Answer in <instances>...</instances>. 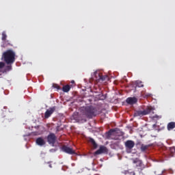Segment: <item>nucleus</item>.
<instances>
[{
	"label": "nucleus",
	"mask_w": 175,
	"mask_h": 175,
	"mask_svg": "<svg viewBox=\"0 0 175 175\" xmlns=\"http://www.w3.org/2000/svg\"><path fill=\"white\" fill-rule=\"evenodd\" d=\"M81 113L87 118L91 119L93 117H96L98 109L94 106H86L81 109Z\"/></svg>",
	"instance_id": "1"
},
{
	"label": "nucleus",
	"mask_w": 175,
	"mask_h": 175,
	"mask_svg": "<svg viewBox=\"0 0 175 175\" xmlns=\"http://www.w3.org/2000/svg\"><path fill=\"white\" fill-rule=\"evenodd\" d=\"M2 58L7 65L14 64L16 62V52L12 49H8L3 53Z\"/></svg>",
	"instance_id": "2"
},
{
	"label": "nucleus",
	"mask_w": 175,
	"mask_h": 175,
	"mask_svg": "<svg viewBox=\"0 0 175 175\" xmlns=\"http://www.w3.org/2000/svg\"><path fill=\"white\" fill-rule=\"evenodd\" d=\"M151 111H154V108L152 107H147L143 111H135L134 113V117H143L144 116H147V114H150Z\"/></svg>",
	"instance_id": "3"
},
{
	"label": "nucleus",
	"mask_w": 175,
	"mask_h": 175,
	"mask_svg": "<svg viewBox=\"0 0 175 175\" xmlns=\"http://www.w3.org/2000/svg\"><path fill=\"white\" fill-rule=\"evenodd\" d=\"M94 77L96 79V81H107L109 80V77L107 75H102L100 72H94L93 75Z\"/></svg>",
	"instance_id": "4"
},
{
	"label": "nucleus",
	"mask_w": 175,
	"mask_h": 175,
	"mask_svg": "<svg viewBox=\"0 0 175 175\" xmlns=\"http://www.w3.org/2000/svg\"><path fill=\"white\" fill-rule=\"evenodd\" d=\"M124 146L127 152H131L133 147H135V142L132 140H127L124 142Z\"/></svg>",
	"instance_id": "5"
},
{
	"label": "nucleus",
	"mask_w": 175,
	"mask_h": 175,
	"mask_svg": "<svg viewBox=\"0 0 175 175\" xmlns=\"http://www.w3.org/2000/svg\"><path fill=\"white\" fill-rule=\"evenodd\" d=\"M133 163L136 165V167H138L139 170L145 169L146 166L143 164V161L138 158L133 159Z\"/></svg>",
	"instance_id": "6"
},
{
	"label": "nucleus",
	"mask_w": 175,
	"mask_h": 175,
	"mask_svg": "<svg viewBox=\"0 0 175 175\" xmlns=\"http://www.w3.org/2000/svg\"><path fill=\"white\" fill-rule=\"evenodd\" d=\"M56 140H57V137H55V134L54 133H50L47 136V142L49 144H52L53 146H54V144H55Z\"/></svg>",
	"instance_id": "7"
},
{
	"label": "nucleus",
	"mask_w": 175,
	"mask_h": 175,
	"mask_svg": "<svg viewBox=\"0 0 175 175\" xmlns=\"http://www.w3.org/2000/svg\"><path fill=\"white\" fill-rule=\"evenodd\" d=\"M62 151H64V152H66V154H69V155H73L76 154V152L73 150V148H69L65 145L62 146Z\"/></svg>",
	"instance_id": "8"
},
{
	"label": "nucleus",
	"mask_w": 175,
	"mask_h": 175,
	"mask_svg": "<svg viewBox=\"0 0 175 175\" xmlns=\"http://www.w3.org/2000/svg\"><path fill=\"white\" fill-rule=\"evenodd\" d=\"M55 111V107H51L49 109H47L44 113V118L47 120V118H50L51 117V115Z\"/></svg>",
	"instance_id": "9"
},
{
	"label": "nucleus",
	"mask_w": 175,
	"mask_h": 175,
	"mask_svg": "<svg viewBox=\"0 0 175 175\" xmlns=\"http://www.w3.org/2000/svg\"><path fill=\"white\" fill-rule=\"evenodd\" d=\"M107 152V148L106 146H100V148L95 152L96 155H100V154H105Z\"/></svg>",
	"instance_id": "10"
},
{
	"label": "nucleus",
	"mask_w": 175,
	"mask_h": 175,
	"mask_svg": "<svg viewBox=\"0 0 175 175\" xmlns=\"http://www.w3.org/2000/svg\"><path fill=\"white\" fill-rule=\"evenodd\" d=\"M126 102L128 105H135V103H137V98L136 97H129L126 98Z\"/></svg>",
	"instance_id": "11"
},
{
	"label": "nucleus",
	"mask_w": 175,
	"mask_h": 175,
	"mask_svg": "<svg viewBox=\"0 0 175 175\" xmlns=\"http://www.w3.org/2000/svg\"><path fill=\"white\" fill-rule=\"evenodd\" d=\"M6 38H8V36L6 35V32L3 31L1 39H2V40H3L5 42H4V46H8V44H9V46H13V44H10L9 42V41H6Z\"/></svg>",
	"instance_id": "12"
},
{
	"label": "nucleus",
	"mask_w": 175,
	"mask_h": 175,
	"mask_svg": "<svg viewBox=\"0 0 175 175\" xmlns=\"http://www.w3.org/2000/svg\"><path fill=\"white\" fill-rule=\"evenodd\" d=\"M36 144H38V146H40V147L46 145V141H44V139H43V138L42 137L37 138L36 140Z\"/></svg>",
	"instance_id": "13"
},
{
	"label": "nucleus",
	"mask_w": 175,
	"mask_h": 175,
	"mask_svg": "<svg viewBox=\"0 0 175 175\" xmlns=\"http://www.w3.org/2000/svg\"><path fill=\"white\" fill-rule=\"evenodd\" d=\"M137 146H141V151H142L143 152H144V151H146V150H147V148H148V147H150V146L144 145V144H142L141 142H137Z\"/></svg>",
	"instance_id": "14"
},
{
	"label": "nucleus",
	"mask_w": 175,
	"mask_h": 175,
	"mask_svg": "<svg viewBox=\"0 0 175 175\" xmlns=\"http://www.w3.org/2000/svg\"><path fill=\"white\" fill-rule=\"evenodd\" d=\"M175 128V122H170L167 124V131H172V129H174Z\"/></svg>",
	"instance_id": "15"
},
{
	"label": "nucleus",
	"mask_w": 175,
	"mask_h": 175,
	"mask_svg": "<svg viewBox=\"0 0 175 175\" xmlns=\"http://www.w3.org/2000/svg\"><path fill=\"white\" fill-rule=\"evenodd\" d=\"M126 174L135 175L136 174L135 173V172H131L130 170H123L121 172L120 175H126Z\"/></svg>",
	"instance_id": "16"
},
{
	"label": "nucleus",
	"mask_w": 175,
	"mask_h": 175,
	"mask_svg": "<svg viewBox=\"0 0 175 175\" xmlns=\"http://www.w3.org/2000/svg\"><path fill=\"white\" fill-rule=\"evenodd\" d=\"M8 66L5 67L4 69V72H10V70H12L13 69L12 65H13V64H7Z\"/></svg>",
	"instance_id": "17"
},
{
	"label": "nucleus",
	"mask_w": 175,
	"mask_h": 175,
	"mask_svg": "<svg viewBox=\"0 0 175 175\" xmlns=\"http://www.w3.org/2000/svg\"><path fill=\"white\" fill-rule=\"evenodd\" d=\"M62 91L64 92H69V91H70V86L69 85L63 86Z\"/></svg>",
	"instance_id": "18"
},
{
	"label": "nucleus",
	"mask_w": 175,
	"mask_h": 175,
	"mask_svg": "<svg viewBox=\"0 0 175 175\" xmlns=\"http://www.w3.org/2000/svg\"><path fill=\"white\" fill-rule=\"evenodd\" d=\"M173 150H174V147L170 148L169 158H173L174 157L175 151H173Z\"/></svg>",
	"instance_id": "19"
},
{
	"label": "nucleus",
	"mask_w": 175,
	"mask_h": 175,
	"mask_svg": "<svg viewBox=\"0 0 175 175\" xmlns=\"http://www.w3.org/2000/svg\"><path fill=\"white\" fill-rule=\"evenodd\" d=\"M90 143H92L94 148H98V144H96V142H95V140L94 139L90 138Z\"/></svg>",
	"instance_id": "20"
},
{
	"label": "nucleus",
	"mask_w": 175,
	"mask_h": 175,
	"mask_svg": "<svg viewBox=\"0 0 175 175\" xmlns=\"http://www.w3.org/2000/svg\"><path fill=\"white\" fill-rule=\"evenodd\" d=\"M151 118L153 121H158V120H161V118H162V116H158V115H154V116H152Z\"/></svg>",
	"instance_id": "21"
},
{
	"label": "nucleus",
	"mask_w": 175,
	"mask_h": 175,
	"mask_svg": "<svg viewBox=\"0 0 175 175\" xmlns=\"http://www.w3.org/2000/svg\"><path fill=\"white\" fill-rule=\"evenodd\" d=\"M114 132H116L115 129H110L108 132H107V136H113V133H114Z\"/></svg>",
	"instance_id": "22"
},
{
	"label": "nucleus",
	"mask_w": 175,
	"mask_h": 175,
	"mask_svg": "<svg viewBox=\"0 0 175 175\" xmlns=\"http://www.w3.org/2000/svg\"><path fill=\"white\" fill-rule=\"evenodd\" d=\"M136 85L139 88L144 87V85H143V82L142 81H137Z\"/></svg>",
	"instance_id": "23"
},
{
	"label": "nucleus",
	"mask_w": 175,
	"mask_h": 175,
	"mask_svg": "<svg viewBox=\"0 0 175 175\" xmlns=\"http://www.w3.org/2000/svg\"><path fill=\"white\" fill-rule=\"evenodd\" d=\"M142 96L144 98H150V96H151V94H150V93H144V94H142Z\"/></svg>",
	"instance_id": "24"
},
{
	"label": "nucleus",
	"mask_w": 175,
	"mask_h": 175,
	"mask_svg": "<svg viewBox=\"0 0 175 175\" xmlns=\"http://www.w3.org/2000/svg\"><path fill=\"white\" fill-rule=\"evenodd\" d=\"M5 68V64L3 62H0V69Z\"/></svg>",
	"instance_id": "25"
},
{
	"label": "nucleus",
	"mask_w": 175,
	"mask_h": 175,
	"mask_svg": "<svg viewBox=\"0 0 175 175\" xmlns=\"http://www.w3.org/2000/svg\"><path fill=\"white\" fill-rule=\"evenodd\" d=\"M53 88H56L57 90H61V88L59 87V85H58L57 84H54Z\"/></svg>",
	"instance_id": "26"
},
{
	"label": "nucleus",
	"mask_w": 175,
	"mask_h": 175,
	"mask_svg": "<svg viewBox=\"0 0 175 175\" xmlns=\"http://www.w3.org/2000/svg\"><path fill=\"white\" fill-rule=\"evenodd\" d=\"M49 167H53V166L51 165V164L49 165Z\"/></svg>",
	"instance_id": "27"
}]
</instances>
